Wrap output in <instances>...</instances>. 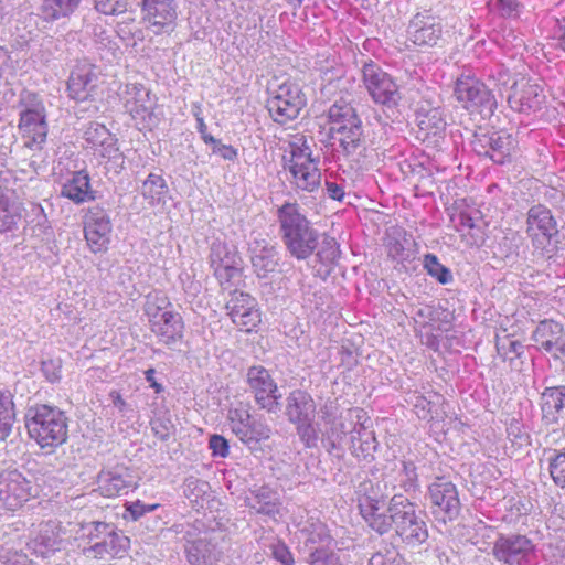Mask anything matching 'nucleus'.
I'll list each match as a JSON object with an SVG mask.
<instances>
[{"mask_svg":"<svg viewBox=\"0 0 565 565\" xmlns=\"http://www.w3.org/2000/svg\"><path fill=\"white\" fill-rule=\"evenodd\" d=\"M279 231L287 252L298 260H306L316 253L322 264H331L338 254L334 239H326L318 249L320 234L307 218L301 206L286 202L277 211Z\"/></svg>","mask_w":565,"mask_h":565,"instance_id":"obj_1","label":"nucleus"},{"mask_svg":"<svg viewBox=\"0 0 565 565\" xmlns=\"http://www.w3.org/2000/svg\"><path fill=\"white\" fill-rule=\"evenodd\" d=\"M312 138L305 135L292 136L284 154V168L289 174L290 184L298 191L313 192L321 184L319 156H313Z\"/></svg>","mask_w":565,"mask_h":565,"instance_id":"obj_2","label":"nucleus"},{"mask_svg":"<svg viewBox=\"0 0 565 565\" xmlns=\"http://www.w3.org/2000/svg\"><path fill=\"white\" fill-rule=\"evenodd\" d=\"M396 487L390 475H385L382 479L377 477L366 479L358 486L356 497L360 513L367 525L379 534L390 531V520L381 510L386 505L390 489L393 490Z\"/></svg>","mask_w":565,"mask_h":565,"instance_id":"obj_3","label":"nucleus"},{"mask_svg":"<svg viewBox=\"0 0 565 565\" xmlns=\"http://www.w3.org/2000/svg\"><path fill=\"white\" fill-rule=\"evenodd\" d=\"M19 131L25 147L42 149L46 141L49 125L43 99L35 93L23 92L20 96Z\"/></svg>","mask_w":565,"mask_h":565,"instance_id":"obj_4","label":"nucleus"},{"mask_svg":"<svg viewBox=\"0 0 565 565\" xmlns=\"http://www.w3.org/2000/svg\"><path fill=\"white\" fill-rule=\"evenodd\" d=\"M387 511L390 512V515H387L390 530L394 525L396 534L405 544L416 546L427 540V525L408 498L394 494Z\"/></svg>","mask_w":565,"mask_h":565,"instance_id":"obj_5","label":"nucleus"},{"mask_svg":"<svg viewBox=\"0 0 565 565\" xmlns=\"http://www.w3.org/2000/svg\"><path fill=\"white\" fill-rule=\"evenodd\" d=\"M67 418L63 412L47 405L34 408V414L26 420V428L42 448L57 447L67 439Z\"/></svg>","mask_w":565,"mask_h":565,"instance_id":"obj_6","label":"nucleus"},{"mask_svg":"<svg viewBox=\"0 0 565 565\" xmlns=\"http://www.w3.org/2000/svg\"><path fill=\"white\" fill-rule=\"evenodd\" d=\"M83 536L95 543L83 550L87 557L106 559L121 557L130 545V540L122 532L117 531L113 524L105 522H89L82 526Z\"/></svg>","mask_w":565,"mask_h":565,"instance_id":"obj_7","label":"nucleus"},{"mask_svg":"<svg viewBox=\"0 0 565 565\" xmlns=\"http://www.w3.org/2000/svg\"><path fill=\"white\" fill-rule=\"evenodd\" d=\"M267 109L273 119L285 125L296 119L306 105V97L298 84L285 81L268 88Z\"/></svg>","mask_w":565,"mask_h":565,"instance_id":"obj_8","label":"nucleus"},{"mask_svg":"<svg viewBox=\"0 0 565 565\" xmlns=\"http://www.w3.org/2000/svg\"><path fill=\"white\" fill-rule=\"evenodd\" d=\"M209 258L214 276L223 289L241 282L242 258L235 246L217 238L211 244Z\"/></svg>","mask_w":565,"mask_h":565,"instance_id":"obj_9","label":"nucleus"},{"mask_svg":"<svg viewBox=\"0 0 565 565\" xmlns=\"http://www.w3.org/2000/svg\"><path fill=\"white\" fill-rule=\"evenodd\" d=\"M36 495V488L31 478H28L17 468L0 470V508L15 511Z\"/></svg>","mask_w":565,"mask_h":565,"instance_id":"obj_10","label":"nucleus"},{"mask_svg":"<svg viewBox=\"0 0 565 565\" xmlns=\"http://www.w3.org/2000/svg\"><path fill=\"white\" fill-rule=\"evenodd\" d=\"M232 433L244 444L259 443L270 437V428L266 422L252 415L249 406L244 403L232 405L226 415Z\"/></svg>","mask_w":565,"mask_h":565,"instance_id":"obj_11","label":"nucleus"},{"mask_svg":"<svg viewBox=\"0 0 565 565\" xmlns=\"http://www.w3.org/2000/svg\"><path fill=\"white\" fill-rule=\"evenodd\" d=\"M493 557L503 565H531L536 545L526 535L500 534L492 546Z\"/></svg>","mask_w":565,"mask_h":565,"instance_id":"obj_12","label":"nucleus"},{"mask_svg":"<svg viewBox=\"0 0 565 565\" xmlns=\"http://www.w3.org/2000/svg\"><path fill=\"white\" fill-rule=\"evenodd\" d=\"M363 84L376 104L396 106L401 99L399 89L390 74L372 61L362 67Z\"/></svg>","mask_w":565,"mask_h":565,"instance_id":"obj_13","label":"nucleus"},{"mask_svg":"<svg viewBox=\"0 0 565 565\" xmlns=\"http://www.w3.org/2000/svg\"><path fill=\"white\" fill-rule=\"evenodd\" d=\"M146 315L149 317L151 331L161 343L170 347L181 341L183 338L184 323L178 312L148 302Z\"/></svg>","mask_w":565,"mask_h":565,"instance_id":"obj_14","label":"nucleus"},{"mask_svg":"<svg viewBox=\"0 0 565 565\" xmlns=\"http://www.w3.org/2000/svg\"><path fill=\"white\" fill-rule=\"evenodd\" d=\"M84 237L94 254L108 249L113 225L109 215L99 206L90 207L84 216Z\"/></svg>","mask_w":565,"mask_h":565,"instance_id":"obj_15","label":"nucleus"},{"mask_svg":"<svg viewBox=\"0 0 565 565\" xmlns=\"http://www.w3.org/2000/svg\"><path fill=\"white\" fill-rule=\"evenodd\" d=\"M296 536L301 551L308 554V561L312 559L315 552L328 553L332 537L328 527L319 519L307 516L306 520L297 521Z\"/></svg>","mask_w":565,"mask_h":565,"instance_id":"obj_16","label":"nucleus"},{"mask_svg":"<svg viewBox=\"0 0 565 565\" xmlns=\"http://www.w3.org/2000/svg\"><path fill=\"white\" fill-rule=\"evenodd\" d=\"M247 383L255 396L256 403L267 412H276L281 395L269 371L262 365H255L247 371Z\"/></svg>","mask_w":565,"mask_h":565,"instance_id":"obj_17","label":"nucleus"},{"mask_svg":"<svg viewBox=\"0 0 565 565\" xmlns=\"http://www.w3.org/2000/svg\"><path fill=\"white\" fill-rule=\"evenodd\" d=\"M226 310L233 323L246 332L253 331L260 323L257 300L247 292L232 291Z\"/></svg>","mask_w":565,"mask_h":565,"instance_id":"obj_18","label":"nucleus"},{"mask_svg":"<svg viewBox=\"0 0 565 565\" xmlns=\"http://www.w3.org/2000/svg\"><path fill=\"white\" fill-rule=\"evenodd\" d=\"M545 99L542 87L531 78L521 76L513 81L507 100L519 113L536 111Z\"/></svg>","mask_w":565,"mask_h":565,"instance_id":"obj_19","label":"nucleus"},{"mask_svg":"<svg viewBox=\"0 0 565 565\" xmlns=\"http://www.w3.org/2000/svg\"><path fill=\"white\" fill-rule=\"evenodd\" d=\"M429 500L433 513L446 520L455 519L460 511V501L456 486L445 479H437L429 486Z\"/></svg>","mask_w":565,"mask_h":565,"instance_id":"obj_20","label":"nucleus"},{"mask_svg":"<svg viewBox=\"0 0 565 565\" xmlns=\"http://www.w3.org/2000/svg\"><path fill=\"white\" fill-rule=\"evenodd\" d=\"M119 98L125 110L135 119L147 126L152 124V103L150 90L142 84L129 83L119 92Z\"/></svg>","mask_w":565,"mask_h":565,"instance_id":"obj_21","label":"nucleus"},{"mask_svg":"<svg viewBox=\"0 0 565 565\" xmlns=\"http://www.w3.org/2000/svg\"><path fill=\"white\" fill-rule=\"evenodd\" d=\"M142 19L157 34L172 30L178 18L175 0H139Z\"/></svg>","mask_w":565,"mask_h":565,"instance_id":"obj_22","label":"nucleus"},{"mask_svg":"<svg viewBox=\"0 0 565 565\" xmlns=\"http://www.w3.org/2000/svg\"><path fill=\"white\" fill-rule=\"evenodd\" d=\"M367 422L366 413L362 408H350L342 413L332 424L329 437L331 449L329 451H334L335 456L341 457L343 455L342 439L350 435L351 441L352 435L356 436L360 433V428L365 427Z\"/></svg>","mask_w":565,"mask_h":565,"instance_id":"obj_23","label":"nucleus"},{"mask_svg":"<svg viewBox=\"0 0 565 565\" xmlns=\"http://www.w3.org/2000/svg\"><path fill=\"white\" fill-rule=\"evenodd\" d=\"M455 96L466 109L483 106L491 109L495 106V99L490 89L476 77L461 76L455 86Z\"/></svg>","mask_w":565,"mask_h":565,"instance_id":"obj_24","label":"nucleus"},{"mask_svg":"<svg viewBox=\"0 0 565 565\" xmlns=\"http://www.w3.org/2000/svg\"><path fill=\"white\" fill-rule=\"evenodd\" d=\"M526 224V232L536 248H545L557 233L556 222L551 211L542 205L529 210Z\"/></svg>","mask_w":565,"mask_h":565,"instance_id":"obj_25","label":"nucleus"},{"mask_svg":"<svg viewBox=\"0 0 565 565\" xmlns=\"http://www.w3.org/2000/svg\"><path fill=\"white\" fill-rule=\"evenodd\" d=\"M532 339L539 349L550 353L554 359L565 358V331L561 323L554 320L541 321Z\"/></svg>","mask_w":565,"mask_h":565,"instance_id":"obj_26","label":"nucleus"},{"mask_svg":"<svg viewBox=\"0 0 565 565\" xmlns=\"http://www.w3.org/2000/svg\"><path fill=\"white\" fill-rule=\"evenodd\" d=\"M443 29L438 18L426 12L417 13L407 28V39L417 46H434L441 38Z\"/></svg>","mask_w":565,"mask_h":565,"instance_id":"obj_27","label":"nucleus"},{"mask_svg":"<svg viewBox=\"0 0 565 565\" xmlns=\"http://www.w3.org/2000/svg\"><path fill=\"white\" fill-rule=\"evenodd\" d=\"M62 195L75 204L95 200V192L90 185V178L86 171H76L62 186Z\"/></svg>","mask_w":565,"mask_h":565,"instance_id":"obj_28","label":"nucleus"},{"mask_svg":"<svg viewBox=\"0 0 565 565\" xmlns=\"http://www.w3.org/2000/svg\"><path fill=\"white\" fill-rule=\"evenodd\" d=\"M478 143L484 149L483 154L498 164H503L514 148V139L511 135L501 132H494L491 136L479 139ZM476 150L482 153L481 150L477 148Z\"/></svg>","mask_w":565,"mask_h":565,"instance_id":"obj_29","label":"nucleus"},{"mask_svg":"<svg viewBox=\"0 0 565 565\" xmlns=\"http://www.w3.org/2000/svg\"><path fill=\"white\" fill-rule=\"evenodd\" d=\"M542 417L546 424H555L565 413V386L546 387L541 394Z\"/></svg>","mask_w":565,"mask_h":565,"instance_id":"obj_30","label":"nucleus"},{"mask_svg":"<svg viewBox=\"0 0 565 565\" xmlns=\"http://www.w3.org/2000/svg\"><path fill=\"white\" fill-rule=\"evenodd\" d=\"M96 74L89 65L76 67L68 78V96L75 100H86L95 86Z\"/></svg>","mask_w":565,"mask_h":565,"instance_id":"obj_31","label":"nucleus"},{"mask_svg":"<svg viewBox=\"0 0 565 565\" xmlns=\"http://www.w3.org/2000/svg\"><path fill=\"white\" fill-rule=\"evenodd\" d=\"M316 404L312 397L300 390L290 393L287 398V416L292 423L312 422Z\"/></svg>","mask_w":565,"mask_h":565,"instance_id":"obj_32","label":"nucleus"},{"mask_svg":"<svg viewBox=\"0 0 565 565\" xmlns=\"http://www.w3.org/2000/svg\"><path fill=\"white\" fill-rule=\"evenodd\" d=\"M250 260L258 277H266L277 266V250L269 246L264 239L255 241L250 247Z\"/></svg>","mask_w":565,"mask_h":565,"instance_id":"obj_33","label":"nucleus"},{"mask_svg":"<svg viewBox=\"0 0 565 565\" xmlns=\"http://www.w3.org/2000/svg\"><path fill=\"white\" fill-rule=\"evenodd\" d=\"M245 503L258 514L275 516L279 513L278 494L266 486L252 490L246 495Z\"/></svg>","mask_w":565,"mask_h":565,"instance_id":"obj_34","label":"nucleus"},{"mask_svg":"<svg viewBox=\"0 0 565 565\" xmlns=\"http://www.w3.org/2000/svg\"><path fill=\"white\" fill-rule=\"evenodd\" d=\"M22 212L23 205L13 192L0 193V232L18 228Z\"/></svg>","mask_w":565,"mask_h":565,"instance_id":"obj_35","label":"nucleus"},{"mask_svg":"<svg viewBox=\"0 0 565 565\" xmlns=\"http://www.w3.org/2000/svg\"><path fill=\"white\" fill-rule=\"evenodd\" d=\"M414 241L405 230L393 227L387 233L386 248L388 256L397 262L408 260L413 256Z\"/></svg>","mask_w":565,"mask_h":565,"instance_id":"obj_36","label":"nucleus"},{"mask_svg":"<svg viewBox=\"0 0 565 565\" xmlns=\"http://www.w3.org/2000/svg\"><path fill=\"white\" fill-rule=\"evenodd\" d=\"M169 189L161 174L149 173L141 185V195L151 207L163 206L167 203Z\"/></svg>","mask_w":565,"mask_h":565,"instance_id":"obj_37","label":"nucleus"},{"mask_svg":"<svg viewBox=\"0 0 565 565\" xmlns=\"http://www.w3.org/2000/svg\"><path fill=\"white\" fill-rule=\"evenodd\" d=\"M363 131L362 126L355 127H340L335 134L330 135L333 143H338L345 156H353L359 153L363 148Z\"/></svg>","mask_w":565,"mask_h":565,"instance_id":"obj_38","label":"nucleus"},{"mask_svg":"<svg viewBox=\"0 0 565 565\" xmlns=\"http://www.w3.org/2000/svg\"><path fill=\"white\" fill-rule=\"evenodd\" d=\"M328 114H329V121H330V128H329L330 135L335 134V130L342 126L345 128H349L351 126L353 127V125L355 127L362 126V122H361L360 118L358 117L355 109L347 103H342V102L334 103L329 108Z\"/></svg>","mask_w":565,"mask_h":565,"instance_id":"obj_39","label":"nucleus"},{"mask_svg":"<svg viewBox=\"0 0 565 565\" xmlns=\"http://www.w3.org/2000/svg\"><path fill=\"white\" fill-rule=\"evenodd\" d=\"M94 42L102 60L111 63L118 60L122 52L111 33L103 28H95Z\"/></svg>","mask_w":565,"mask_h":565,"instance_id":"obj_40","label":"nucleus"},{"mask_svg":"<svg viewBox=\"0 0 565 565\" xmlns=\"http://www.w3.org/2000/svg\"><path fill=\"white\" fill-rule=\"evenodd\" d=\"M130 481L113 471H103L98 476V491L103 497L114 498L128 492Z\"/></svg>","mask_w":565,"mask_h":565,"instance_id":"obj_41","label":"nucleus"},{"mask_svg":"<svg viewBox=\"0 0 565 565\" xmlns=\"http://www.w3.org/2000/svg\"><path fill=\"white\" fill-rule=\"evenodd\" d=\"M94 153L106 160L108 170L119 173L124 169L125 157L117 147V139L113 134L94 149Z\"/></svg>","mask_w":565,"mask_h":565,"instance_id":"obj_42","label":"nucleus"},{"mask_svg":"<svg viewBox=\"0 0 565 565\" xmlns=\"http://www.w3.org/2000/svg\"><path fill=\"white\" fill-rule=\"evenodd\" d=\"M188 559L192 565H211L215 559V546L206 536L189 542L186 546Z\"/></svg>","mask_w":565,"mask_h":565,"instance_id":"obj_43","label":"nucleus"},{"mask_svg":"<svg viewBox=\"0 0 565 565\" xmlns=\"http://www.w3.org/2000/svg\"><path fill=\"white\" fill-rule=\"evenodd\" d=\"M82 0H43L42 14L47 21H55L70 17Z\"/></svg>","mask_w":565,"mask_h":565,"instance_id":"obj_44","label":"nucleus"},{"mask_svg":"<svg viewBox=\"0 0 565 565\" xmlns=\"http://www.w3.org/2000/svg\"><path fill=\"white\" fill-rule=\"evenodd\" d=\"M15 420L13 397L10 392L0 390V441L11 434Z\"/></svg>","mask_w":565,"mask_h":565,"instance_id":"obj_45","label":"nucleus"},{"mask_svg":"<svg viewBox=\"0 0 565 565\" xmlns=\"http://www.w3.org/2000/svg\"><path fill=\"white\" fill-rule=\"evenodd\" d=\"M60 545L61 541L49 525H45L31 542V548L33 552L43 558H46L55 551H58Z\"/></svg>","mask_w":565,"mask_h":565,"instance_id":"obj_46","label":"nucleus"},{"mask_svg":"<svg viewBox=\"0 0 565 565\" xmlns=\"http://www.w3.org/2000/svg\"><path fill=\"white\" fill-rule=\"evenodd\" d=\"M351 454L356 458H367L375 449V437L369 425L360 428V433L352 435L349 446Z\"/></svg>","mask_w":565,"mask_h":565,"instance_id":"obj_47","label":"nucleus"},{"mask_svg":"<svg viewBox=\"0 0 565 565\" xmlns=\"http://www.w3.org/2000/svg\"><path fill=\"white\" fill-rule=\"evenodd\" d=\"M396 477L390 475L393 478V483L398 481V486L405 492L415 491L418 487V476L416 472V466L412 461H402L396 471Z\"/></svg>","mask_w":565,"mask_h":565,"instance_id":"obj_48","label":"nucleus"},{"mask_svg":"<svg viewBox=\"0 0 565 565\" xmlns=\"http://www.w3.org/2000/svg\"><path fill=\"white\" fill-rule=\"evenodd\" d=\"M367 565H405V562L394 546L384 545L372 554Z\"/></svg>","mask_w":565,"mask_h":565,"instance_id":"obj_49","label":"nucleus"},{"mask_svg":"<svg viewBox=\"0 0 565 565\" xmlns=\"http://www.w3.org/2000/svg\"><path fill=\"white\" fill-rule=\"evenodd\" d=\"M424 267L431 277L443 285L449 284L452 280L451 271L441 265L437 256L433 254L425 255Z\"/></svg>","mask_w":565,"mask_h":565,"instance_id":"obj_50","label":"nucleus"},{"mask_svg":"<svg viewBox=\"0 0 565 565\" xmlns=\"http://www.w3.org/2000/svg\"><path fill=\"white\" fill-rule=\"evenodd\" d=\"M111 132L102 124L89 122L84 131V140L88 148H97L105 139H109Z\"/></svg>","mask_w":565,"mask_h":565,"instance_id":"obj_51","label":"nucleus"},{"mask_svg":"<svg viewBox=\"0 0 565 565\" xmlns=\"http://www.w3.org/2000/svg\"><path fill=\"white\" fill-rule=\"evenodd\" d=\"M548 470L554 483L565 488V451H554L548 459Z\"/></svg>","mask_w":565,"mask_h":565,"instance_id":"obj_52","label":"nucleus"},{"mask_svg":"<svg viewBox=\"0 0 565 565\" xmlns=\"http://www.w3.org/2000/svg\"><path fill=\"white\" fill-rule=\"evenodd\" d=\"M210 490V484L206 481L189 478L184 484V494L191 501L196 502L200 498H203Z\"/></svg>","mask_w":565,"mask_h":565,"instance_id":"obj_53","label":"nucleus"},{"mask_svg":"<svg viewBox=\"0 0 565 565\" xmlns=\"http://www.w3.org/2000/svg\"><path fill=\"white\" fill-rule=\"evenodd\" d=\"M0 565H34L25 554L7 548L0 547Z\"/></svg>","mask_w":565,"mask_h":565,"instance_id":"obj_54","label":"nucleus"},{"mask_svg":"<svg viewBox=\"0 0 565 565\" xmlns=\"http://www.w3.org/2000/svg\"><path fill=\"white\" fill-rule=\"evenodd\" d=\"M127 4V0H95L96 10L107 15L124 13Z\"/></svg>","mask_w":565,"mask_h":565,"instance_id":"obj_55","label":"nucleus"},{"mask_svg":"<svg viewBox=\"0 0 565 565\" xmlns=\"http://www.w3.org/2000/svg\"><path fill=\"white\" fill-rule=\"evenodd\" d=\"M273 557L281 565H295L294 556L289 547L281 541H276L270 545Z\"/></svg>","mask_w":565,"mask_h":565,"instance_id":"obj_56","label":"nucleus"},{"mask_svg":"<svg viewBox=\"0 0 565 565\" xmlns=\"http://www.w3.org/2000/svg\"><path fill=\"white\" fill-rule=\"evenodd\" d=\"M435 310L431 306H422L418 307L414 312V322L416 324V330L419 333H423V329H425L430 321L435 318Z\"/></svg>","mask_w":565,"mask_h":565,"instance_id":"obj_57","label":"nucleus"},{"mask_svg":"<svg viewBox=\"0 0 565 565\" xmlns=\"http://www.w3.org/2000/svg\"><path fill=\"white\" fill-rule=\"evenodd\" d=\"M209 447L214 457L226 458L230 454L228 441L221 435H212L209 440Z\"/></svg>","mask_w":565,"mask_h":565,"instance_id":"obj_58","label":"nucleus"},{"mask_svg":"<svg viewBox=\"0 0 565 565\" xmlns=\"http://www.w3.org/2000/svg\"><path fill=\"white\" fill-rule=\"evenodd\" d=\"M298 424V435L301 441L307 447H313L317 444L318 435L315 427L311 425V422L307 423H297Z\"/></svg>","mask_w":565,"mask_h":565,"instance_id":"obj_59","label":"nucleus"},{"mask_svg":"<svg viewBox=\"0 0 565 565\" xmlns=\"http://www.w3.org/2000/svg\"><path fill=\"white\" fill-rule=\"evenodd\" d=\"M458 232L470 231L476 227L475 217L468 212H460L451 217Z\"/></svg>","mask_w":565,"mask_h":565,"instance_id":"obj_60","label":"nucleus"},{"mask_svg":"<svg viewBox=\"0 0 565 565\" xmlns=\"http://www.w3.org/2000/svg\"><path fill=\"white\" fill-rule=\"evenodd\" d=\"M42 371L45 377L51 382H57L61 379V364L57 361L49 360L42 363Z\"/></svg>","mask_w":565,"mask_h":565,"instance_id":"obj_61","label":"nucleus"},{"mask_svg":"<svg viewBox=\"0 0 565 565\" xmlns=\"http://www.w3.org/2000/svg\"><path fill=\"white\" fill-rule=\"evenodd\" d=\"M311 565H342L338 556L331 552H315L312 559L308 561Z\"/></svg>","mask_w":565,"mask_h":565,"instance_id":"obj_62","label":"nucleus"},{"mask_svg":"<svg viewBox=\"0 0 565 565\" xmlns=\"http://www.w3.org/2000/svg\"><path fill=\"white\" fill-rule=\"evenodd\" d=\"M490 79L493 81L494 85L507 89H510L509 84L514 81L510 72L503 66L498 67L497 72L490 75Z\"/></svg>","mask_w":565,"mask_h":565,"instance_id":"obj_63","label":"nucleus"},{"mask_svg":"<svg viewBox=\"0 0 565 565\" xmlns=\"http://www.w3.org/2000/svg\"><path fill=\"white\" fill-rule=\"evenodd\" d=\"M490 6L497 8L502 15H511L516 11V0H490Z\"/></svg>","mask_w":565,"mask_h":565,"instance_id":"obj_64","label":"nucleus"}]
</instances>
